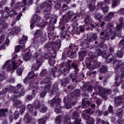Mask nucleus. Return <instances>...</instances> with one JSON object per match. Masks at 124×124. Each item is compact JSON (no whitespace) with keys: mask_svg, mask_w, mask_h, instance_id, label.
<instances>
[{"mask_svg":"<svg viewBox=\"0 0 124 124\" xmlns=\"http://www.w3.org/2000/svg\"><path fill=\"white\" fill-rule=\"evenodd\" d=\"M3 11L1 14L2 18H0V23L5 22V20L9 19L10 17H14L15 15H17V13L15 10H13L10 11L8 7H5Z\"/></svg>","mask_w":124,"mask_h":124,"instance_id":"1","label":"nucleus"},{"mask_svg":"<svg viewBox=\"0 0 124 124\" xmlns=\"http://www.w3.org/2000/svg\"><path fill=\"white\" fill-rule=\"evenodd\" d=\"M17 56L16 54L14 57L12 59V61L8 60L6 62L5 65L3 66V68L6 67L7 71H10V70H13V69H16L17 68V64L14 62V60L17 59Z\"/></svg>","mask_w":124,"mask_h":124,"instance_id":"2","label":"nucleus"},{"mask_svg":"<svg viewBox=\"0 0 124 124\" xmlns=\"http://www.w3.org/2000/svg\"><path fill=\"white\" fill-rule=\"evenodd\" d=\"M94 113V108L92 109L89 108L86 110H84L82 112V117L84 118L85 120H87V123L88 124H94V120L93 118H90L89 114H93Z\"/></svg>","mask_w":124,"mask_h":124,"instance_id":"3","label":"nucleus"},{"mask_svg":"<svg viewBox=\"0 0 124 124\" xmlns=\"http://www.w3.org/2000/svg\"><path fill=\"white\" fill-rule=\"evenodd\" d=\"M78 65L71 61H68L66 63L65 68L63 69V72H64L65 73H68L69 72V70H70V68L71 67H73L76 71V73L77 74V71L79 70V68H78Z\"/></svg>","mask_w":124,"mask_h":124,"instance_id":"4","label":"nucleus"},{"mask_svg":"<svg viewBox=\"0 0 124 124\" xmlns=\"http://www.w3.org/2000/svg\"><path fill=\"white\" fill-rule=\"evenodd\" d=\"M60 102H61V99L56 98H54L52 100H50L48 102V104H50V106H55L56 104H57L56 106L55 111L56 113H61V110L62 109V108L61 106V105H60Z\"/></svg>","mask_w":124,"mask_h":124,"instance_id":"5","label":"nucleus"},{"mask_svg":"<svg viewBox=\"0 0 124 124\" xmlns=\"http://www.w3.org/2000/svg\"><path fill=\"white\" fill-rule=\"evenodd\" d=\"M73 14V12H69L68 15L63 16L62 18L61 19L60 25L62 26V25H65L66 23L70 22V20H71Z\"/></svg>","mask_w":124,"mask_h":124,"instance_id":"6","label":"nucleus"},{"mask_svg":"<svg viewBox=\"0 0 124 124\" xmlns=\"http://www.w3.org/2000/svg\"><path fill=\"white\" fill-rule=\"evenodd\" d=\"M33 58L34 60H36V64L32 65V69H33V70H37L39 68L40 65H41V63H42V60L40 59L39 54L36 52L34 54Z\"/></svg>","mask_w":124,"mask_h":124,"instance_id":"7","label":"nucleus"},{"mask_svg":"<svg viewBox=\"0 0 124 124\" xmlns=\"http://www.w3.org/2000/svg\"><path fill=\"white\" fill-rule=\"evenodd\" d=\"M51 5H52V2L51 1H49V3L48 4L45 3L41 5L40 8H42V9H44V8H46V9L44 10L45 17H48V16H47V15H49L50 13Z\"/></svg>","mask_w":124,"mask_h":124,"instance_id":"8","label":"nucleus"},{"mask_svg":"<svg viewBox=\"0 0 124 124\" xmlns=\"http://www.w3.org/2000/svg\"><path fill=\"white\" fill-rule=\"evenodd\" d=\"M119 22L120 24H118L116 27V31H117V33L116 34V32H113V34L116 36V35H117L118 37H121V33H119V32H121V29H122V27H123V22H124V18L120 17L119 19Z\"/></svg>","mask_w":124,"mask_h":124,"instance_id":"9","label":"nucleus"},{"mask_svg":"<svg viewBox=\"0 0 124 124\" xmlns=\"http://www.w3.org/2000/svg\"><path fill=\"white\" fill-rule=\"evenodd\" d=\"M32 20L33 21L34 23H35L38 27H42V25H40V21H41V17L37 15H35L32 18Z\"/></svg>","mask_w":124,"mask_h":124,"instance_id":"10","label":"nucleus"},{"mask_svg":"<svg viewBox=\"0 0 124 124\" xmlns=\"http://www.w3.org/2000/svg\"><path fill=\"white\" fill-rule=\"evenodd\" d=\"M35 76V75L34 74V72H30L24 80L25 84H26V83H27L29 80V82H31L33 78H34Z\"/></svg>","mask_w":124,"mask_h":124,"instance_id":"11","label":"nucleus"},{"mask_svg":"<svg viewBox=\"0 0 124 124\" xmlns=\"http://www.w3.org/2000/svg\"><path fill=\"white\" fill-rule=\"evenodd\" d=\"M113 65L114 66H115V69H118V68H124V63H122L121 61H114Z\"/></svg>","mask_w":124,"mask_h":124,"instance_id":"12","label":"nucleus"},{"mask_svg":"<svg viewBox=\"0 0 124 124\" xmlns=\"http://www.w3.org/2000/svg\"><path fill=\"white\" fill-rule=\"evenodd\" d=\"M55 45V43H47L45 45V50H54L53 46Z\"/></svg>","mask_w":124,"mask_h":124,"instance_id":"13","label":"nucleus"},{"mask_svg":"<svg viewBox=\"0 0 124 124\" xmlns=\"http://www.w3.org/2000/svg\"><path fill=\"white\" fill-rule=\"evenodd\" d=\"M123 102V99L121 97H117L115 101V106H119Z\"/></svg>","mask_w":124,"mask_h":124,"instance_id":"14","label":"nucleus"},{"mask_svg":"<svg viewBox=\"0 0 124 124\" xmlns=\"http://www.w3.org/2000/svg\"><path fill=\"white\" fill-rule=\"evenodd\" d=\"M31 53L30 52L27 53L23 56V59L24 61H29V60H31Z\"/></svg>","mask_w":124,"mask_h":124,"instance_id":"15","label":"nucleus"},{"mask_svg":"<svg viewBox=\"0 0 124 124\" xmlns=\"http://www.w3.org/2000/svg\"><path fill=\"white\" fill-rule=\"evenodd\" d=\"M79 58L80 60H83L85 58V56L87 55V51L86 50H83L80 52H79Z\"/></svg>","mask_w":124,"mask_h":124,"instance_id":"16","label":"nucleus"},{"mask_svg":"<svg viewBox=\"0 0 124 124\" xmlns=\"http://www.w3.org/2000/svg\"><path fill=\"white\" fill-rule=\"evenodd\" d=\"M31 120V118L30 117V115L29 113H27L24 118V121L26 123V124H28L30 123Z\"/></svg>","mask_w":124,"mask_h":124,"instance_id":"17","label":"nucleus"},{"mask_svg":"<svg viewBox=\"0 0 124 124\" xmlns=\"http://www.w3.org/2000/svg\"><path fill=\"white\" fill-rule=\"evenodd\" d=\"M55 122L56 124H62V116L59 115L57 116L56 117Z\"/></svg>","mask_w":124,"mask_h":124,"instance_id":"18","label":"nucleus"},{"mask_svg":"<svg viewBox=\"0 0 124 124\" xmlns=\"http://www.w3.org/2000/svg\"><path fill=\"white\" fill-rule=\"evenodd\" d=\"M8 110H7V109H3L2 108L0 110V116L1 117H4L5 116V113H7V112Z\"/></svg>","mask_w":124,"mask_h":124,"instance_id":"19","label":"nucleus"},{"mask_svg":"<svg viewBox=\"0 0 124 124\" xmlns=\"http://www.w3.org/2000/svg\"><path fill=\"white\" fill-rule=\"evenodd\" d=\"M98 55H100L104 58V59H107V55L106 54V51H104L101 52L100 50H99V52L98 53Z\"/></svg>","mask_w":124,"mask_h":124,"instance_id":"20","label":"nucleus"},{"mask_svg":"<svg viewBox=\"0 0 124 124\" xmlns=\"http://www.w3.org/2000/svg\"><path fill=\"white\" fill-rule=\"evenodd\" d=\"M110 34H111V33H107L105 37H101V39L104 41L108 40V39H110Z\"/></svg>","mask_w":124,"mask_h":124,"instance_id":"21","label":"nucleus"},{"mask_svg":"<svg viewBox=\"0 0 124 124\" xmlns=\"http://www.w3.org/2000/svg\"><path fill=\"white\" fill-rule=\"evenodd\" d=\"M2 31V29H1V27L0 25V33ZM4 41V35L1 34L0 35V44Z\"/></svg>","mask_w":124,"mask_h":124,"instance_id":"22","label":"nucleus"},{"mask_svg":"<svg viewBox=\"0 0 124 124\" xmlns=\"http://www.w3.org/2000/svg\"><path fill=\"white\" fill-rule=\"evenodd\" d=\"M51 90V85L50 84H46L44 86V90L47 93L50 92Z\"/></svg>","mask_w":124,"mask_h":124,"instance_id":"23","label":"nucleus"},{"mask_svg":"<svg viewBox=\"0 0 124 124\" xmlns=\"http://www.w3.org/2000/svg\"><path fill=\"white\" fill-rule=\"evenodd\" d=\"M100 123H101V124H109V123L108 122H105L104 121L101 120L100 118H97L96 124H98Z\"/></svg>","mask_w":124,"mask_h":124,"instance_id":"24","label":"nucleus"},{"mask_svg":"<svg viewBox=\"0 0 124 124\" xmlns=\"http://www.w3.org/2000/svg\"><path fill=\"white\" fill-rule=\"evenodd\" d=\"M28 41V37L27 36L24 35L22 39L20 40L19 44H24L25 43V41Z\"/></svg>","mask_w":124,"mask_h":124,"instance_id":"25","label":"nucleus"},{"mask_svg":"<svg viewBox=\"0 0 124 124\" xmlns=\"http://www.w3.org/2000/svg\"><path fill=\"white\" fill-rule=\"evenodd\" d=\"M107 29H108L110 32L113 31V24L111 23H108L107 25Z\"/></svg>","mask_w":124,"mask_h":124,"instance_id":"26","label":"nucleus"},{"mask_svg":"<svg viewBox=\"0 0 124 124\" xmlns=\"http://www.w3.org/2000/svg\"><path fill=\"white\" fill-rule=\"evenodd\" d=\"M98 6H100V7L102 9V11H103V12H108V11L109 10V8L107 6L103 8V5H100L98 4Z\"/></svg>","mask_w":124,"mask_h":124,"instance_id":"27","label":"nucleus"},{"mask_svg":"<svg viewBox=\"0 0 124 124\" xmlns=\"http://www.w3.org/2000/svg\"><path fill=\"white\" fill-rule=\"evenodd\" d=\"M34 35V36H36V37H41L42 35V31L40 30H37V32H35Z\"/></svg>","mask_w":124,"mask_h":124,"instance_id":"28","label":"nucleus"},{"mask_svg":"<svg viewBox=\"0 0 124 124\" xmlns=\"http://www.w3.org/2000/svg\"><path fill=\"white\" fill-rule=\"evenodd\" d=\"M94 17L95 19L98 20L99 21H100V19H101L102 16H101V15H100L99 13H96L94 15Z\"/></svg>","mask_w":124,"mask_h":124,"instance_id":"29","label":"nucleus"},{"mask_svg":"<svg viewBox=\"0 0 124 124\" xmlns=\"http://www.w3.org/2000/svg\"><path fill=\"white\" fill-rule=\"evenodd\" d=\"M89 9L91 11V12H93V11L95 10V6L91 4L89 6Z\"/></svg>","mask_w":124,"mask_h":124,"instance_id":"30","label":"nucleus"},{"mask_svg":"<svg viewBox=\"0 0 124 124\" xmlns=\"http://www.w3.org/2000/svg\"><path fill=\"white\" fill-rule=\"evenodd\" d=\"M110 3V0H104V3L102 2L99 4V5H103V6H105V5H107Z\"/></svg>","mask_w":124,"mask_h":124,"instance_id":"31","label":"nucleus"},{"mask_svg":"<svg viewBox=\"0 0 124 124\" xmlns=\"http://www.w3.org/2000/svg\"><path fill=\"white\" fill-rule=\"evenodd\" d=\"M41 112L42 113H46L47 112V108L45 106H41Z\"/></svg>","mask_w":124,"mask_h":124,"instance_id":"32","label":"nucleus"},{"mask_svg":"<svg viewBox=\"0 0 124 124\" xmlns=\"http://www.w3.org/2000/svg\"><path fill=\"white\" fill-rule=\"evenodd\" d=\"M61 35V38H62V39H64V38H65L66 36H69V35L66 34V32L65 31H63L62 32Z\"/></svg>","mask_w":124,"mask_h":124,"instance_id":"33","label":"nucleus"},{"mask_svg":"<svg viewBox=\"0 0 124 124\" xmlns=\"http://www.w3.org/2000/svg\"><path fill=\"white\" fill-rule=\"evenodd\" d=\"M57 18L58 17H57L56 16H54L51 19V21H50V24H52V25H53V23L56 24L57 23Z\"/></svg>","mask_w":124,"mask_h":124,"instance_id":"34","label":"nucleus"},{"mask_svg":"<svg viewBox=\"0 0 124 124\" xmlns=\"http://www.w3.org/2000/svg\"><path fill=\"white\" fill-rule=\"evenodd\" d=\"M20 31H21L20 27H15L13 30V32H16V33H18V32H20Z\"/></svg>","mask_w":124,"mask_h":124,"instance_id":"35","label":"nucleus"},{"mask_svg":"<svg viewBox=\"0 0 124 124\" xmlns=\"http://www.w3.org/2000/svg\"><path fill=\"white\" fill-rule=\"evenodd\" d=\"M106 71H107V66H103L102 68H101L100 70L101 73H104V72H106Z\"/></svg>","mask_w":124,"mask_h":124,"instance_id":"36","label":"nucleus"},{"mask_svg":"<svg viewBox=\"0 0 124 124\" xmlns=\"http://www.w3.org/2000/svg\"><path fill=\"white\" fill-rule=\"evenodd\" d=\"M46 74L47 71L46 70V69H43L40 73L41 77H44V76H46Z\"/></svg>","mask_w":124,"mask_h":124,"instance_id":"37","label":"nucleus"},{"mask_svg":"<svg viewBox=\"0 0 124 124\" xmlns=\"http://www.w3.org/2000/svg\"><path fill=\"white\" fill-rule=\"evenodd\" d=\"M73 28L75 31H78V29L79 28V25L77 24V23L75 22L73 25Z\"/></svg>","mask_w":124,"mask_h":124,"instance_id":"38","label":"nucleus"},{"mask_svg":"<svg viewBox=\"0 0 124 124\" xmlns=\"http://www.w3.org/2000/svg\"><path fill=\"white\" fill-rule=\"evenodd\" d=\"M123 114V109L119 108L117 110V115L118 117H120Z\"/></svg>","mask_w":124,"mask_h":124,"instance_id":"39","label":"nucleus"},{"mask_svg":"<svg viewBox=\"0 0 124 124\" xmlns=\"http://www.w3.org/2000/svg\"><path fill=\"white\" fill-rule=\"evenodd\" d=\"M13 101L14 102L15 105H17V104H20V101H17V97H16L15 99L12 98Z\"/></svg>","mask_w":124,"mask_h":124,"instance_id":"40","label":"nucleus"},{"mask_svg":"<svg viewBox=\"0 0 124 124\" xmlns=\"http://www.w3.org/2000/svg\"><path fill=\"white\" fill-rule=\"evenodd\" d=\"M117 57L118 58H123V52H121V51H118L117 53L116 54Z\"/></svg>","mask_w":124,"mask_h":124,"instance_id":"41","label":"nucleus"},{"mask_svg":"<svg viewBox=\"0 0 124 124\" xmlns=\"http://www.w3.org/2000/svg\"><path fill=\"white\" fill-rule=\"evenodd\" d=\"M85 24H89L90 22V16H87L84 19Z\"/></svg>","mask_w":124,"mask_h":124,"instance_id":"42","label":"nucleus"},{"mask_svg":"<svg viewBox=\"0 0 124 124\" xmlns=\"http://www.w3.org/2000/svg\"><path fill=\"white\" fill-rule=\"evenodd\" d=\"M55 59L54 58H52V59H50L49 60V64L50 65H54V64L55 63Z\"/></svg>","mask_w":124,"mask_h":124,"instance_id":"43","label":"nucleus"},{"mask_svg":"<svg viewBox=\"0 0 124 124\" xmlns=\"http://www.w3.org/2000/svg\"><path fill=\"white\" fill-rule=\"evenodd\" d=\"M25 5H27V0H24L20 4V6L24 7Z\"/></svg>","mask_w":124,"mask_h":124,"instance_id":"44","label":"nucleus"},{"mask_svg":"<svg viewBox=\"0 0 124 124\" xmlns=\"http://www.w3.org/2000/svg\"><path fill=\"white\" fill-rule=\"evenodd\" d=\"M110 19H111V16H106L105 17V21L106 22H110Z\"/></svg>","mask_w":124,"mask_h":124,"instance_id":"45","label":"nucleus"},{"mask_svg":"<svg viewBox=\"0 0 124 124\" xmlns=\"http://www.w3.org/2000/svg\"><path fill=\"white\" fill-rule=\"evenodd\" d=\"M27 107H28V109L29 111H33V107H32V106L31 105V104L28 105Z\"/></svg>","mask_w":124,"mask_h":124,"instance_id":"46","label":"nucleus"},{"mask_svg":"<svg viewBox=\"0 0 124 124\" xmlns=\"http://www.w3.org/2000/svg\"><path fill=\"white\" fill-rule=\"evenodd\" d=\"M61 3H57L55 6V8H56V9H60V8H61Z\"/></svg>","mask_w":124,"mask_h":124,"instance_id":"47","label":"nucleus"},{"mask_svg":"<svg viewBox=\"0 0 124 124\" xmlns=\"http://www.w3.org/2000/svg\"><path fill=\"white\" fill-rule=\"evenodd\" d=\"M19 93L20 96H23L24 93H25V90L24 89H21V91L19 93Z\"/></svg>","mask_w":124,"mask_h":124,"instance_id":"48","label":"nucleus"},{"mask_svg":"<svg viewBox=\"0 0 124 124\" xmlns=\"http://www.w3.org/2000/svg\"><path fill=\"white\" fill-rule=\"evenodd\" d=\"M19 118V112L18 111H16L15 113V120H16Z\"/></svg>","mask_w":124,"mask_h":124,"instance_id":"49","label":"nucleus"},{"mask_svg":"<svg viewBox=\"0 0 124 124\" xmlns=\"http://www.w3.org/2000/svg\"><path fill=\"white\" fill-rule=\"evenodd\" d=\"M46 123V122L43 119L39 120V124H45Z\"/></svg>","mask_w":124,"mask_h":124,"instance_id":"50","label":"nucleus"},{"mask_svg":"<svg viewBox=\"0 0 124 124\" xmlns=\"http://www.w3.org/2000/svg\"><path fill=\"white\" fill-rule=\"evenodd\" d=\"M62 83H62V85H63V86H65V85H66V84H67V83H68L69 80H68V79H65L62 80Z\"/></svg>","mask_w":124,"mask_h":124,"instance_id":"51","label":"nucleus"},{"mask_svg":"<svg viewBox=\"0 0 124 124\" xmlns=\"http://www.w3.org/2000/svg\"><path fill=\"white\" fill-rule=\"evenodd\" d=\"M45 95H46V92L45 91H43L41 93L40 97H45Z\"/></svg>","mask_w":124,"mask_h":124,"instance_id":"52","label":"nucleus"},{"mask_svg":"<svg viewBox=\"0 0 124 124\" xmlns=\"http://www.w3.org/2000/svg\"><path fill=\"white\" fill-rule=\"evenodd\" d=\"M16 72L18 75H21V74H22V72H23V70H22L21 68H18L16 70Z\"/></svg>","mask_w":124,"mask_h":124,"instance_id":"53","label":"nucleus"},{"mask_svg":"<svg viewBox=\"0 0 124 124\" xmlns=\"http://www.w3.org/2000/svg\"><path fill=\"white\" fill-rule=\"evenodd\" d=\"M102 92H103L104 94L105 93H110V89H108V90L102 89Z\"/></svg>","mask_w":124,"mask_h":124,"instance_id":"54","label":"nucleus"},{"mask_svg":"<svg viewBox=\"0 0 124 124\" xmlns=\"http://www.w3.org/2000/svg\"><path fill=\"white\" fill-rule=\"evenodd\" d=\"M93 40H96L97 39V35L96 34H93L92 37Z\"/></svg>","mask_w":124,"mask_h":124,"instance_id":"55","label":"nucleus"},{"mask_svg":"<svg viewBox=\"0 0 124 124\" xmlns=\"http://www.w3.org/2000/svg\"><path fill=\"white\" fill-rule=\"evenodd\" d=\"M15 51L16 53H18V52L20 51V46H16L15 48Z\"/></svg>","mask_w":124,"mask_h":124,"instance_id":"56","label":"nucleus"},{"mask_svg":"<svg viewBox=\"0 0 124 124\" xmlns=\"http://www.w3.org/2000/svg\"><path fill=\"white\" fill-rule=\"evenodd\" d=\"M44 82L45 83V84H49V83H50V78H46L44 81Z\"/></svg>","mask_w":124,"mask_h":124,"instance_id":"57","label":"nucleus"},{"mask_svg":"<svg viewBox=\"0 0 124 124\" xmlns=\"http://www.w3.org/2000/svg\"><path fill=\"white\" fill-rule=\"evenodd\" d=\"M0 27H2L3 29H6L8 27V24L7 23H4L2 25H0Z\"/></svg>","mask_w":124,"mask_h":124,"instance_id":"58","label":"nucleus"},{"mask_svg":"<svg viewBox=\"0 0 124 124\" xmlns=\"http://www.w3.org/2000/svg\"><path fill=\"white\" fill-rule=\"evenodd\" d=\"M117 1H114L113 2L111 6H112V8H114L116 7V6H117Z\"/></svg>","mask_w":124,"mask_h":124,"instance_id":"59","label":"nucleus"},{"mask_svg":"<svg viewBox=\"0 0 124 124\" xmlns=\"http://www.w3.org/2000/svg\"><path fill=\"white\" fill-rule=\"evenodd\" d=\"M88 91L90 92V93H92L93 91V86L89 85L88 86Z\"/></svg>","mask_w":124,"mask_h":124,"instance_id":"60","label":"nucleus"},{"mask_svg":"<svg viewBox=\"0 0 124 124\" xmlns=\"http://www.w3.org/2000/svg\"><path fill=\"white\" fill-rule=\"evenodd\" d=\"M109 113H112L113 112V107L112 106H109L108 109Z\"/></svg>","mask_w":124,"mask_h":124,"instance_id":"61","label":"nucleus"},{"mask_svg":"<svg viewBox=\"0 0 124 124\" xmlns=\"http://www.w3.org/2000/svg\"><path fill=\"white\" fill-rule=\"evenodd\" d=\"M71 107H71V106L68 104L65 105V108H66V109H70V108H71Z\"/></svg>","mask_w":124,"mask_h":124,"instance_id":"62","label":"nucleus"},{"mask_svg":"<svg viewBox=\"0 0 124 124\" xmlns=\"http://www.w3.org/2000/svg\"><path fill=\"white\" fill-rule=\"evenodd\" d=\"M118 123L120 124H122L124 123V119L123 118H120L118 120Z\"/></svg>","mask_w":124,"mask_h":124,"instance_id":"63","label":"nucleus"},{"mask_svg":"<svg viewBox=\"0 0 124 124\" xmlns=\"http://www.w3.org/2000/svg\"><path fill=\"white\" fill-rule=\"evenodd\" d=\"M119 12L122 15H124V8L120 9V10H119Z\"/></svg>","mask_w":124,"mask_h":124,"instance_id":"64","label":"nucleus"}]
</instances>
